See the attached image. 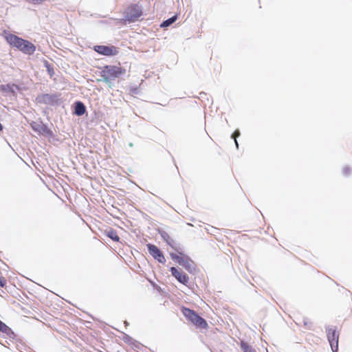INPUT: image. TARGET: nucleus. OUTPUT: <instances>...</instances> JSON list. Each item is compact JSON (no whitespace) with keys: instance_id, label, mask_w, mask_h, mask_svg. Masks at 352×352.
Masks as SVG:
<instances>
[{"instance_id":"nucleus-1","label":"nucleus","mask_w":352,"mask_h":352,"mask_svg":"<svg viewBox=\"0 0 352 352\" xmlns=\"http://www.w3.org/2000/svg\"><path fill=\"white\" fill-rule=\"evenodd\" d=\"M126 69L118 65H106L103 67L101 71V76L103 81L106 83H110L117 78H120L125 74Z\"/></svg>"},{"instance_id":"nucleus-2","label":"nucleus","mask_w":352,"mask_h":352,"mask_svg":"<svg viewBox=\"0 0 352 352\" xmlns=\"http://www.w3.org/2000/svg\"><path fill=\"white\" fill-rule=\"evenodd\" d=\"M183 315L197 327L206 329L208 324L205 319L199 316L195 311L183 307L182 308Z\"/></svg>"},{"instance_id":"nucleus-3","label":"nucleus","mask_w":352,"mask_h":352,"mask_svg":"<svg viewBox=\"0 0 352 352\" xmlns=\"http://www.w3.org/2000/svg\"><path fill=\"white\" fill-rule=\"evenodd\" d=\"M94 50L105 56H114L119 53L118 48L114 45H95Z\"/></svg>"},{"instance_id":"nucleus-4","label":"nucleus","mask_w":352,"mask_h":352,"mask_svg":"<svg viewBox=\"0 0 352 352\" xmlns=\"http://www.w3.org/2000/svg\"><path fill=\"white\" fill-rule=\"evenodd\" d=\"M326 333L333 352H337L338 349L339 333L336 328L331 327L327 328Z\"/></svg>"},{"instance_id":"nucleus-5","label":"nucleus","mask_w":352,"mask_h":352,"mask_svg":"<svg viewBox=\"0 0 352 352\" xmlns=\"http://www.w3.org/2000/svg\"><path fill=\"white\" fill-rule=\"evenodd\" d=\"M3 36L10 46L17 50L21 47L22 43H25V39L6 31L3 32Z\"/></svg>"},{"instance_id":"nucleus-6","label":"nucleus","mask_w":352,"mask_h":352,"mask_svg":"<svg viewBox=\"0 0 352 352\" xmlns=\"http://www.w3.org/2000/svg\"><path fill=\"white\" fill-rule=\"evenodd\" d=\"M170 272H171L172 276H174L180 283L187 285L189 283V276L182 270L177 269L175 267H171L170 268Z\"/></svg>"},{"instance_id":"nucleus-7","label":"nucleus","mask_w":352,"mask_h":352,"mask_svg":"<svg viewBox=\"0 0 352 352\" xmlns=\"http://www.w3.org/2000/svg\"><path fill=\"white\" fill-rule=\"evenodd\" d=\"M141 9L138 5H131L126 11V18L131 21H135L142 15Z\"/></svg>"},{"instance_id":"nucleus-8","label":"nucleus","mask_w":352,"mask_h":352,"mask_svg":"<svg viewBox=\"0 0 352 352\" xmlns=\"http://www.w3.org/2000/svg\"><path fill=\"white\" fill-rule=\"evenodd\" d=\"M147 248L149 253L160 263H165L166 258L161 250L155 245L148 244Z\"/></svg>"},{"instance_id":"nucleus-9","label":"nucleus","mask_w":352,"mask_h":352,"mask_svg":"<svg viewBox=\"0 0 352 352\" xmlns=\"http://www.w3.org/2000/svg\"><path fill=\"white\" fill-rule=\"evenodd\" d=\"M178 252L181 254L180 251ZM170 257L173 260L177 261L179 265H182L186 270L189 271L190 262H191L190 259H188V258H185L182 254L178 255L173 253L170 254Z\"/></svg>"},{"instance_id":"nucleus-10","label":"nucleus","mask_w":352,"mask_h":352,"mask_svg":"<svg viewBox=\"0 0 352 352\" xmlns=\"http://www.w3.org/2000/svg\"><path fill=\"white\" fill-rule=\"evenodd\" d=\"M160 234L168 245H170L177 252H179L181 248L179 243H177L173 239H172L167 232L165 231H160Z\"/></svg>"},{"instance_id":"nucleus-11","label":"nucleus","mask_w":352,"mask_h":352,"mask_svg":"<svg viewBox=\"0 0 352 352\" xmlns=\"http://www.w3.org/2000/svg\"><path fill=\"white\" fill-rule=\"evenodd\" d=\"M23 54L32 55L36 51V46L28 40L25 41V43L21 44V47L18 49Z\"/></svg>"},{"instance_id":"nucleus-12","label":"nucleus","mask_w":352,"mask_h":352,"mask_svg":"<svg viewBox=\"0 0 352 352\" xmlns=\"http://www.w3.org/2000/svg\"><path fill=\"white\" fill-rule=\"evenodd\" d=\"M86 111V108L84 104L81 102H76L75 103V113L77 116H82Z\"/></svg>"},{"instance_id":"nucleus-13","label":"nucleus","mask_w":352,"mask_h":352,"mask_svg":"<svg viewBox=\"0 0 352 352\" xmlns=\"http://www.w3.org/2000/svg\"><path fill=\"white\" fill-rule=\"evenodd\" d=\"M0 332L3 333L7 336H10L11 334L13 333L12 329L1 320H0Z\"/></svg>"},{"instance_id":"nucleus-14","label":"nucleus","mask_w":352,"mask_h":352,"mask_svg":"<svg viewBox=\"0 0 352 352\" xmlns=\"http://www.w3.org/2000/svg\"><path fill=\"white\" fill-rule=\"evenodd\" d=\"M240 346L243 352H256L252 346L245 341H241Z\"/></svg>"},{"instance_id":"nucleus-15","label":"nucleus","mask_w":352,"mask_h":352,"mask_svg":"<svg viewBox=\"0 0 352 352\" xmlns=\"http://www.w3.org/2000/svg\"><path fill=\"white\" fill-rule=\"evenodd\" d=\"M106 233H107V235L111 238L112 240H113L114 241H119V236L117 234V232L112 230V229H109L108 230H106Z\"/></svg>"},{"instance_id":"nucleus-16","label":"nucleus","mask_w":352,"mask_h":352,"mask_svg":"<svg viewBox=\"0 0 352 352\" xmlns=\"http://www.w3.org/2000/svg\"><path fill=\"white\" fill-rule=\"evenodd\" d=\"M177 19V16L175 15L171 18L163 21V23L160 25L162 28H166L173 23Z\"/></svg>"},{"instance_id":"nucleus-17","label":"nucleus","mask_w":352,"mask_h":352,"mask_svg":"<svg viewBox=\"0 0 352 352\" xmlns=\"http://www.w3.org/2000/svg\"><path fill=\"white\" fill-rule=\"evenodd\" d=\"M240 135V132L239 130L234 131V132L232 135V138L234 140L235 144L236 147H238V142L236 140V138H238Z\"/></svg>"},{"instance_id":"nucleus-18","label":"nucleus","mask_w":352,"mask_h":352,"mask_svg":"<svg viewBox=\"0 0 352 352\" xmlns=\"http://www.w3.org/2000/svg\"><path fill=\"white\" fill-rule=\"evenodd\" d=\"M40 98L42 99V100L46 102L49 100H51L52 96H50L49 94H43Z\"/></svg>"},{"instance_id":"nucleus-19","label":"nucleus","mask_w":352,"mask_h":352,"mask_svg":"<svg viewBox=\"0 0 352 352\" xmlns=\"http://www.w3.org/2000/svg\"><path fill=\"white\" fill-rule=\"evenodd\" d=\"M6 285V280L3 276H0V288L3 287Z\"/></svg>"},{"instance_id":"nucleus-20","label":"nucleus","mask_w":352,"mask_h":352,"mask_svg":"<svg viewBox=\"0 0 352 352\" xmlns=\"http://www.w3.org/2000/svg\"><path fill=\"white\" fill-rule=\"evenodd\" d=\"M3 130V126L1 125V124L0 123V131H1Z\"/></svg>"}]
</instances>
